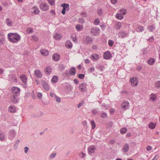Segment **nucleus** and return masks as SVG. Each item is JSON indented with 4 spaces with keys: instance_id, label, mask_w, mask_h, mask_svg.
Instances as JSON below:
<instances>
[{
    "instance_id": "64",
    "label": "nucleus",
    "mask_w": 160,
    "mask_h": 160,
    "mask_svg": "<svg viewBox=\"0 0 160 160\" xmlns=\"http://www.w3.org/2000/svg\"><path fill=\"white\" fill-rule=\"evenodd\" d=\"M50 96L51 97H53L54 96H55L56 95H55V94L51 92L50 94Z\"/></svg>"
},
{
    "instance_id": "63",
    "label": "nucleus",
    "mask_w": 160,
    "mask_h": 160,
    "mask_svg": "<svg viewBox=\"0 0 160 160\" xmlns=\"http://www.w3.org/2000/svg\"><path fill=\"white\" fill-rule=\"evenodd\" d=\"M28 148L27 147H25V149H25L24 152H25V153H27V152H28Z\"/></svg>"
},
{
    "instance_id": "46",
    "label": "nucleus",
    "mask_w": 160,
    "mask_h": 160,
    "mask_svg": "<svg viewBox=\"0 0 160 160\" xmlns=\"http://www.w3.org/2000/svg\"><path fill=\"white\" fill-rule=\"evenodd\" d=\"M113 43H114V42L112 40H109L108 42V44L110 46L112 47L113 45Z\"/></svg>"
},
{
    "instance_id": "20",
    "label": "nucleus",
    "mask_w": 160,
    "mask_h": 160,
    "mask_svg": "<svg viewBox=\"0 0 160 160\" xmlns=\"http://www.w3.org/2000/svg\"><path fill=\"white\" fill-rule=\"evenodd\" d=\"M157 99L156 95L154 93H152L150 95V100L152 102H154Z\"/></svg>"
},
{
    "instance_id": "13",
    "label": "nucleus",
    "mask_w": 160,
    "mask_h": 160,
    "mask_svg": "<svg viewBox=\"0 0 160 160\" xmlns=\"http://www.w3.org/2000/svg\"><path fill=\"white\" fill-rule=\"evenodd\" d=\"M31 12L34 14H37L39 13L40 10L36 7H33L31 8Z\"/></svg>"
},
{
    "instance_id": "51",
    "label": "nucleus",
    "mask_w": 160,
    "mask_h": 160,
    "mask_svg": "<svg viewBox=\"0 0 160 160\" xmlns=\"http://www.w3.org/2000/svg\"><path fill=\"white\" fill-rule=\"evenodd\" d=\"M55 98L56 99V101L58 102H61V99L59 97H57V96H55Z\"/></svg>"
},
{
    "instance_id": "50",
    "label": "nucleus",
    "mask_w": 160,
    "mask_h": 160,
    "mask_svg": "<svg viewBox=\"0 0 160 160\" xmlns=\"http://www.w3.org/2000/svg\"><path fill=\"white\" fill-rule=\"evenodd\" d=\"M78 22L79 23H83L84 22V20L82 18H79L78 20Z\"/></svg>"
},
{
    "instance_id": "44",
    "label": "nucleus",
    "mask_w": 160,
    "mask_h": 160,
    "mask_svg": "<svg viewBox=\"0 0 160 160\" xmlns=\"http://www.w3.org/2000/svg\"><path fill=\"white\" fill-rule=\"evenodd\" d=\"M78 77L80 79L83 78L85 77V75L84 74H80L78 75Z\"/></svg>"
},
{
    "instance_id": "55",
    "label": "nucleus",
    "mask_w": 160,
    "mask_h": 160,
    "mask_svg": "<svg viewBox=\"0 0 160 160\" xmlns=\"http://www.w3.org/2000/svg\"><path fill=\"white\" fill-rule=\"evenodd\" d=\"M80 156L82 158H84L85 156V154L82 152H81L79 154Z\"/></svg>"
},
{
    "instance_id": "36",
    "label": "nucleus",
    "mask_w": 160,
    "mask_h": 160,
    "mask_svg": "<svg viewBox=\"0 0 160 160\" xmlns=\"http://www.w3.org/2000/svg\"><path fill=\"white\" fill-rule=\"evenodd\" d=\"M144 28L142 26H140L138 27L137 29L138 32H142L144 31Z\"/></svg>"
},
{
    "instance_id": "48",
    "label": "nucleus",
    "mask_w": 160,
    "mask_h": 160,
    "mask_svg": "<svg viewBox=\"0 0 160 160\" xmlns=\"http://www.w3.org/2000/svg\"><path fill=\"white\" fill-rule=\"evenodd\" d=\"M95 70V68L94 67H92L90 68L88 70V72L89 73H91L93 71H94Z\"/></svg>"
},
{
    "instance_id": "8",
    "label": "nucleus",
    "mask_w": 160,
    "mask_h": 160,
    "mask_svg": "<svg viewBox=\"0 0 160 160\" xmlns=\"http://www.w3.org/2000/svg\"><path fill=\"white\" fill-rule=\"evenodd\" d=\"M130 82L132 86L135 87L138 85V81L136 78L133 77L130 79Z\"/></svg>"
},
{
    "instance_id": "14",
    "label": "nucleus",
    "mask_w": 160,
    "mask_h": 160,
    "mask_svg": "<svg viewBox=\"0 0 160 160\" xmlns=\"http://www.w3.org/2000/svg\"><path fill=\"white\" fill-rule=\"evenodd\" d=\"M20 80L25 84H27L28 78L24 74H22L20 77Z\"/></svg>"
},
{
    "instance_id": "9",
    "label": "nucleus",
    "mask_w": 160,
    "mask_h": 160,
    "mask_svg": "<svg viewBox=\"0 0 160 160\" xmlns=\"http://www.w3.org/2000/svg\"><path fill=\"white\" fill-rule=\"evenodd\" d=\"M40 52L42 56L44 57L48 56L49 54V51L48 50L43 48H42L40 49Z\"/></svg>"
},
{
    "instance_id": "40",
    "label": "nucleus",
    "mask_w": 160,
    "mask_h": 160,
    "mask_svg": "<svg viewBox=\"0 0 160 160\" xmlns=\"http://www.w3.org/2000/svg\"><path fill=\"white\" fill-rule=\"evenodd\" d=\"M100 22L98 18L95 19L94 20V25H98L99 24V23H100Z\"/></svg>"
},
{
    "instance_id": "33",
    "label": "nucleus",
    "mask_w": 160,
    "mask_h": 160,
    "mask_svg": "<svg viewBox=\"0 0 160 160\" xmlns=\"http://www.w3.org/2000/svg\"><path fill=\"white\" fill-rule=\"evenodd\" d=\"M127 131V129L125 128H122L120 130V133L122 134H124L126 133Z\"/></svg>"
},
{
    "instance_id": "18",
    "label": "nucleus",
    "mask_w": 160,
    "mask_h": 160,
    "mask_svg": "<svg viewBox=\"0 0 160 160\" xmlns=\"http://www.w3.org/2000/svg\"><path fill=\"white\" fill-rule=\"evenodd\" d=\"M96 147L94 145L90 146L88 149V151L89 153L92 154L95 151Z\"/></svg>"
},
{
    "instance_id": "25",
    "label": "nucleus",
    "mask_w": 160,
    "mask_h": 160,
    "mask_svg": "<svg viewBox=\"0 0 160 160\" xmlns=\"http://www.w3.org/2000/svg\"><path fill=\"white\" fill-rule=\"evenodd\" d=\"M86 88V85L83 83H81L79 85V88L81 92H84Z\"/></svg>"
},
{
    "instance_id": "59",
    "label": "nucleus",
    "mask_w": 160,
    "mask_h": 160,
    "mask_svg": "<svg viewBox=\"0 0 160 160\" xmlns=\"http://www.w3.org/2000/svg\"><path fill=\"white\" fill-rule=\"evenodd\" d=\"M42 96V94L41 93H38V97L39 98H41Z\"/></svg>"
},
{
    "instance_id": "32",
    "label": "nucleus",
    "mask_w": 160,
    "mask_h": 160,
    "mask_svg": "<svg viewBox=\"0 0 160 160\" xmlns=\"http://www.w3.org/2000/svg\"><path fill=\"white\" fill-rule=\"evenodd\" d=\"M58 79V77L56 76H54L52 78L51 80V81L52 83H55L57 82Z\"/></svg>"
},
{
    "instance_id": "38",
    "label": "nucleus",
    "mask_w": 160,
    "mask_h": 160,
    "mask_svg": "<svg viewBox=\"0 0 160 160\" xmlns=\"http://www.w3.org/2000/svg\"><path fill=\"white\" fill-rule=\"evenodd\" d=\"M71 37L72 38V40L75 42H77V39L76 38V35L75 34H72L71 36Z\"/></svg>"
},
{
    "instance_id": "15",
    "label": "nucleus",
    "mask_w": 160,
    "mask_h": 160,
    "mask_svg": "<svg viewBox=\"0 0 160 160\" xmlns=\"http://www.w3.org/2000/svg\"><path fill=\"white\" fill-rule=\"evenodd\" d=\"M112 57V55L110 52L109 51L105 52L103 54V58L106 59H109Z\"/></svg>"
},
{
    "instance_id": "34",
    "label": "nucleus",
    "mask_w": 160,
    "mask_h": 160,
    "mask_svg": "<svg viewBox=\"0 0 160 160\" xmlns=\"http://www.w3.org/2000/svg\"><path fill=\"white\" fill-rule=\"evenodd\" d=\"M155 87L157 88H160V81H158L155 82Z\"/></svg>"
},
{
    "instance_id": "52",
    "label": "nucleus",
    "mask_w": 160,
    "mask_h": 160,
    "mask_svg": "<svg viewBox=\"0 0 160 160\" xmlns=\"http://www.w3.org/2000/svg\"><path fill=\"white\" fill-rule=\"evenodd\" d=\"M97 13L100 15H102V11L101 9H99L97 11Z\"/></svg>"
},
{
    "instance_id": "30",
    "label": "nucleus",
    "mask_w": 160,
    "mask_h": 160,
    "mask_svg": "<svg viewBox=\"0 0 160 160\" xmlns=\"http://www.w3.org/2000/svg\"><path fill=\"white\" fill-rule=\"evenodd\" d=\"M122 27V23L121 22H118L115 26V28L117 30L119 29Z\"/></svg>"
},
{
    "instance_id": "23",
    "label": "nucleus",
    "mask_w": 160,
    "mask_h": 160,
    "mask_svg": "<svg viewBox=\"0 0 160 160\" xmlns=\"http://www.w3.org/2000/svg\"><path fill=\"white\" fill-rule=\"evenodd\" d=\"M155 62V60L153 58H149L147 61V63L149 65H152L154 64Z\"/></svg>"
},
{
    "instance_id": "3",
    "label": "nucleus",
    "mask_w": 160,
    "mask_h": 160,
    "mask_svg": "<svg viewBox=\"0 0 160 160\" xmlns=\"http://www.w3.org/2000/svg\"><path fill=\"white\" fill-rule=\"evenodd\" d=\"M126 14V11L125 9H120L119 12L117 13L116 15V18L119 20H122L123 18V16Z\"/></svg>"
},
{
    "instance_id": "22",
    "label": "nucleus",
    "mask_w": 160,
    "mask_h": 160,
    "mask_svg": "<svg viewBox=\"0 0 160 160\" xmlns=\"http://www.w3.org/2000/svg\"><path fill=\"white\" fill-rule=\"evenodd\" d=\"M99 58V55L96 54L92 55L91 57V59L93 61L97 60Z\"/></svg>"
},
{
    "instance_id": "58",
    "label": "nucleus",
    "mask_w": 160,
    "mask_h": 160,
    "mask_svg": "<svg viewBox=\"0 0 160 160\" xmlns=\"http://www.w3.org/2000/svg\"><path fill=\"white\" fill-rule=\"evenodd\" d=\"M111 2L113 4H116L117 2V0H111Z\"/></svg>"
},
{
    "instance_id": "21",
    "label": "nucleus",
    "mask_w": 160,
    "mask_h": 160,
    "mask_svg": "<svg viewBox=\"0 0 160 160\" xmlns=\"http://www.w3.org/2000/svg\"><path fill=\"white\" fill-rule=\"evenodd\" d=\"M45 72L46 74H50L52 72L51 68L50 66H47L45 68Z\"/></svg>"
},
{
    "instance_id": "11",
    "label": "nucleus",
    "mask_w": 160,
    "mask_h": 160,
    "mask_svg": "<svg viewBox=\"0 0 160 160\" xmlns=\"http://www.w3.org/2000/svg\"><path fill=\"white\" fill-rule=\"evenodd\" d=\"M34 74L37 78H41L42 77V74L39 69L35 70Z\"/></svg>"
},
{
    "instance_id": "60",
    "label": "nucleus",
    "mask_w": 160,
    "mask_h": 160,
    "mask_svg": "<svg viewBox=\"0 0 160 160\" xmlns=\"http://www.w3.org/2000/svg\"><path fill=\"white\" fill-rule=\"evenodd\" d=\"M11 133L12 134V135H13V136H14L15 135V131L14 130H12L10 132V134H11Z\"/></svg>"
},
{
    "instance_id": "54",
    "label": "nucleus",
    "mask_w": 160,
    "mask_h": 160,
    "mask_svg": "<svg viewBox=\"0 0 160 160\" xmlns=\"http://www.w3.org/2000/svg\"><path fill=\"white\" fill-rule=\"evenodd\" d=\"M115 111V110L114 109L111 108L109 110V112L110 113V114H112L114 113Z\"/></svg>"
},
{
    "instance_id": "24",
    "label": "nucleus",
    "mask_w": 160,
    "mask_h": 160,
    "mask_svg": "<svg viewBox=\"0 0 160 160\" xmlns=\"http://www.w3.org/2000/svg\"><path fill=\"white\" fill-rule=\"evenodd\" d=\"M69 73L71 75H75L76 73V70L75 68H71L69 72Z\"/></svg>"
},
{
    "instance_id": "16",
    "label": "nucleus",
    "mask_w": 160,
    "mask_h": 160,
    "mask_svg": "<svg viewBox=\"0 0 160 160\" xmlns=\"http://www.w3.org/2000/svg\"><path fill=\"white\" fill-rule=\"evenodd\" d=\"M60 58V56L58 54L55 53L52 56V59L53 60L55 61H57L59 60Z\"/></svg>"
},
{
    "instance_id": "28",
    "label": "nucleus",
    "mask_w": 160,
    "mask_h": 160,
    "mask_svg": "<svg viewBox=\"0 0 160 160\" xmlns=\"http://www.w3.org/2000/svg\"><path fill=\"white\" fill-rule=\"evenodd\" d=\"M129 150V145L128 144H125L122 148V150L123 152H127Z\"/></svg>"
},
{
    "instance_id": "42",
    "label": "nucleus",
    "mask_w": 160,
    "mask_h": 160,
    "mask_svg": "<svg viewBox=\"0 0 160 160\" xmlns=\"http://www.w3.org/2000/svg\"><path fill=\"white\" fill-rule=\"evenodd\" d=\"M91 123L92 125V129H94L96 126L95 122L93 121H91Z\"/></svg>"
},
{
    "instance_id": "57",
    "label": "nucleus",
    "mask_w": 160,
    "mask_h": 160,
    "mask_svg": "<svg viewBox=\"0 0 160 160\" xmlns=\"http://www.w3.org/2000/svg\"><path fill=\"white\" fill-rule=\"evenodd\" d=\"M56 155V154L55 153L52 154L51 155L50 158L51 159L53 158Z\"/></svg>"
},
{
    "instance_id": "2",
    "label": "nucleus",
    "mask_w": 160,
    "mask_h": 160,
    "mask_svg": "<svg viewBox=\"0 0 160 160\" xmlns=\"http://www.w3.org/2000/svg\"><path fill=\"white\" fill-rule=\"evenodd\" d=\"M8 38L11 42L16 43L19 41L21 38L19 35L16 33H10L8 35Z\"/></svg>"
},
{
    "instance_id": "62",
    "label": "nucleus",
    "mask_w": 160,
    "mask_h": 160,
    "mask_svg": "<svg viewBox=\"0 0 160 160\" xmlns=\"http://www.w3.org/2000/svg\"><path fill=\"white\" fill-rule=\"evenodd\" d=\"M74 83L76 84H77L78 83V81L77 79H74Z\"/></svg>"
},
{
    "instance_id": "43",
    "label": "nucleus",
    "mask_w": 160,
    "mask_h": 160,
    "mask_svg": "<svg viewBox=\"0 0 160 160\" xmlns=\"http://www.w3.org/2000/svg\"><path fill=\"white\" fill-rule=\"evenodd\" d=\"M48 1L49 4L51 6L53 5L54 3V0H48Z\"/></svg>"
},
{
    "instance_id": "35",
    "label": "nucleus",
    "mask_w": 160,
    "mask_h": 160,
    "mask_svg": "<svg viewBox=\"0 0 160 160\" xmlns=\"http://www.w3.org/2000/svg\"><path fill=\"white\" fill-rule=\"evenodd\" d=\"M7 24L8 26H11L12 25V22L11 20L9 18H7L6 20Z\"/></svg>"
},
{
    "instance_id": "26",
    "label": "nucleus",
    "mask_w": 160,
    "mask_h": 160,
    "mask_svg": "<svg viewBox=\"0 0 160 160\" xmlns=\"http://www.w3.org/2000/svg\"><path fill=\"white\" fill-rule=\"evenodd\" d=\"M65 46L66 47L68 48H71L72 47V44L69 40H67L65 42Z\"/></svg>"
},
{
    "instance_id": "49",
    "label": "nucleus",
    "mask_w": 160,
    "mask_h": 160,
    "mask_svg": "<svg viewBox=\"0 0 160 160\" xmlns=\"http://www.w3.org/2000/svg\"><path fill=\"white\" fill-rule=\"evenodd\" d=\"M5 41V39L4 38H1L0 39V45L3 44Z\"/></svg>"
},
{
    "instance_id": "6",
    "label": "nucleus",
    "mask_w": 160,
    "mask_h": 160,
    "mask_svg": "<svg viewBox=\"0 0 160 160\" xmlns=\"http://www.w3.org/2000/svg\"><path fill=\"white\" fill-rule=\"evenodd\" d=\"M63 7L61 13L63 15L65 14L66 11H68L69 10V5L68 4L63 3L61 5Z\"/></svg>"
},
{
    "instance_id": "12",
    "label": "nucleus",
    "mask_w": 160,
    "mask_h": 160,
    "mask_svg": "<svg viewBox=\"0 0 160 160\" xmlns=\"http://www.w3.org/2000/svg\"><path fill=\"white\" fill-rule=\"evenodd\" d=\"M93 41V38L92 37L88 36L85 38L84 42L86 44H91L92 43Z\"/></svg>"
},
{
    "instance_id": "61",
    "label": "nucleus",
    "mask_w": 160,
    "mask_h": 160,
    "mask_svg": "<svg viewBox=\"0 0 160 160\" xmlns=\"http://www.w3.org/2000/svg\"><path fill=\"white\" fill-rule=\"evenodd\" d=\"M159 158V156L158 155H156L155 156L154 158H153L155 160H157Z\"/></svg>"
},
{
    "instance_id": "45",
    "label": "nucleus",
    "mask_w": 160,
    "mask_h": 160,
    "mask_svg": "<svg viewBox=\"0 0 160 160\" xmlns=\"http://www.w3.org/2000/svg\"><path fill=\"white\" fill-rule=\"evenodd\" d=\"M32 38L35 41H37L38 40V37L35 35L32 36Z\"/></svg>"
},
{
    "instance_id": "27",
    "label": "nucleus",
    "mask_w": 160,
    "mask_h": 160,
    "mask_svg": "<svg viewBox=\"0 0 160 160\" xmlns=\"http://www.w3.org/2000/svg\"><path fill=\"white\" fill-rule=\"evenodd\" d=\"M8 111L11 112H14L16 111V109L14 106L11 105L9 107Z\"/></svg>"
},
{
    "instance_id": "56",
    "label": "nucleus",
    "mask_w": 160,
    "mask_h": 160,
    "mask_svg": "<svg viewBox=\"0 0 160 160\" xmlns=\"http://www.w3.org/2000/svg\"><path fill=\"white\" fill-rule=\"evenodd\" d=\"M50 13L52 15H54L56 14L55 11L54 10H52L50 12Z\"/></svg>"
},
{
    "instance_id": "10",
    "label": "nucleus",
    "mask_w": 160,
    "mask_h": 160,
    "mask_svg": "<svg viewBox=\"0 0 160 160\" xmlns=\"http://www.w3.org/2000/svg\"><path fill=\"white\" fill-rule=\"evenodd\" d=\"M41 85L43 88L47 91H48L49 90V87L48 83L43 80H42L41 82Z\"/></svg>"
},
{
    "instance_id": "31",
    "label": "nucleus",
    "mask_w": 160,
    "mask_h": 160,
    "mask_svg": "<svg viewBox=\"0 0 160 160\" xmlns=\"http://www.w3.org/2000/svg\"><path fill=\"white\" fill-rule=\"evenodd\" d=\"M76 28L77 31H80L82 29L83 26L82 25L78 24L76 26Z\"/></svg>"
},
{
    "instance_id": "7",
    "label": "nucleus",
    "mask_w": 160,
    "mask_h": 160,
    "mask_svg": "<svg viewBox=\"0 0 160 160\" xmlns=\"http://www.w3.org/2000/svg\"><path fill=\"white\" fill-rule=\"evenodd\" d=\"M129 106V103L127 101L123 102L121 105V108L122 109L126 110L128 109Z\"/></svg>"
},
{
    "instance_id": "47",
    "label": "nucleus",
    "mask_w": 160,
    "mask_h": 160,
    "mask_svg": "<svg viewBox=\"0 0 160 160\" xmlns=\"http://www.w3.org/2000/svg\"><path fill=\"white\" fill-rule=\"evenodd\" d=\"M107 117V114L105 112H103L102 113L101 117L103 118H105Z\"/></svg>"
},
{
    "instance_id": "39",
    "label": "nucleus",
    "mask_w": 160,
    "mask_h": 160,
    "mask_svg": "<svg viewBox=\"0 0 160 160\" xmlns=\"http://www.w3.org/2000/svg\"><path fill=\"white\" fill-rule=\"evenodd\" d=\"M155 27L154 25H150L148 27V29L151 32H152L155 29Z\"/></svg>"
},
{
    "instance_id": "5",
    "label": "nucleus",
    "mask_w": 160,
    "mask_h": 160,
    "mask_svg": "<svg viewBox=\"0 0 160 160\" xmlns=\"http://www.w3.org/2000/svg\"><path fill=\"white\" fill-rule=\"evenodd\" d=\"M40 9L44 11L48 10L49 9V6L46 3H42L40 5Z\"/></svg>"
},
{
    "instance_id": "41",
    "label": "nucleus",
    "mask_w": 160,
    "mask_h": 160,
    "mask_svg": "<svg viewBox=\"0 0 160 160\" xmlns=\"http://www.w3.org/2000/svg\"><path fill=\"white\" fill-rule=\"evenodd\" d=\"M27 33L29 34L30 33H32L33 31L32 28H27Z\"/></svg>"
},
{
    "instance_id": "17",
    "label": "nucleus",
    "mask_w": 160,
    "mask_h": 160,
    "mask_svg": "<svg viewBox=\"0 0 160 160\" xmlns=\"http://www.w3.org/2000/svg\"><path fill=\"white\" fill-rule=\"evenodd\" d=\"M128 36V34L126 33L124 31H122L119 32L118 33V36L121 38L126 37Z\"/></svg>"
},
{
    "instance_id": "4",
    "label": "nucleus",
    "mask_w": 160,
    "mask_h": 160,
    "mask_svg": "<svg viewBox=\"0 0 160 160\" xmlns=\"http://www.w3.org/2000/svg\"><path fill=\"white\" fill-rule=\"evenodd\" d=\"M100 32V29L96 27H94L91 30V32L93 36L98 35Z\"/></svg>"
},
{
    "instance_id": "53",
    "label": "nucleus",
    "mask_w": 160,
    "mask_h": 160,
    "mask_svg": "<svg viewBox=\"0 0 160 160\" xmlns=\"http://www.w3.org/2000/svg\"><path fill=\"white\" fill-rule=\"evenodd\" d=\"M152 149V147L150 146H148L146 148V149L148 151H149L151 150Z\"/></svg>"
},
{
    "instance_id": "29",
    "label": "nucleus",
    "mask_w": 160,
    "mask_h": 160,
    "mask_svg": "<svg viewBox=\"0 0 160 160\" xmlns=\"http://www.w3.org/2000/svg\"><path fill=\"white\" fill-rule=\"evenodd\" d=\"M156 125V124L155 123L151 122L149 124L148 127L150 129H154L155 128Z\"/></svg>"
},
{
    "instance_id": "37",
    "label": "nucleus",
    "mask_w": 160,
    "mask_h": 160,
    "mask_svg": "<svg viewBox=\"0 0 160 160\" xmlns=\"http://www.w3.org/2000/svg\"><path fill=\"white\" fill-rule=\"evenodd\" d=\"M5 139L4 134L2 132H0V140H3Z\"/></svg>"
},
{
    "instance_id": "1",
    "label": "nucleus",
    "mask_w": 160,
    "mask_h": 160,
    "mask_svg": "<svg viewBox=\"0 0 160 160\" xmlns=\"http://www.w3.org/2000/svg\"><path fill=\"white\" fill-rule=\"evenodd\" d=\"M13 96L11 101L14 103L17 102L18 100V96L19 94L20 89L17 87H14L12 89Z\"/></svg>"
},
{
    "instance_id": "19",
    "label": "nucleus",
    "mask_w": 160,
    "mask_h": 160,
    "mask_svg": "<svg viewBox=\"0 0 160 160\" xmlns=\"http://www.w3.org/2000/svg\"><path fill=\"white\" fill-rule=\"evenodd\" d=\"M53 38L56 40H60L62 38V36L60 34L55 33L53 35Z\"/></svg>"
}]
</instances>
